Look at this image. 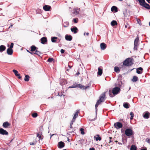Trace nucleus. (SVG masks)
I'll return each instance as SVG.
<instances>
[{
	"label": "nucleus",
	"mask_w": 150,
	"mask_h": 150,
	"mask_svg": "<svg viewBox=\"0 0 150 150\" xmlns=\"http://www.w3.org/2000/svg\"><path fill=\"white\" fill-rule=\"evenodd\" d=\"M123 106L126 108H129V104L128 103H124L123 104Z\"/></svg>",
	"instance_id": "nucleus-30"
},
{
	"label": "nucleus",
	"mask_w": 150,
	"mask_h": 150,
	"mask_svg": "<svg viewBox=\"0 0 150 150\" xmlns=\"http://www.w3.org/2000/svg\"><path fill=\"white\" fill-rule=\"evenodd\" d=\"M68 66L70 69L72 67V66H70L69 65H68Z\"/></svg>",
	"instance_id": "nucleus-60"
},
{
	"label": "nucleus",
	"mask_w": 150,
	"mask_h": 150,
	"mask_svg": "<svg viewBox=\"0 0 150 150\" xmlns=\"http://www.w3.org/2000/svg\"><path fill=\"white\" fill-rule=\"evenodd\" d=\"M138 80V77L136 76H134L133 77V79H132V81L133 82H136Z\"/></svg>",
	"instance_id": "nucleus-32"
},
{
	"label": "nucleus",
	"mask_w": 150,
	"mask_h": 150,
	"mask_svg": "<svg viewBox=\"0 0 150 150\" xmlns=\"http://www.w3.org/2000/svg\"><path fill=\"white\" fill-rule=\"evenodd\" d=\"M37 137H38L39 139L42 140L43 139V137L41 136V134H40L39 133H37Z\"/></svg>",
	"instance_id": "nucleus-37"
},
{
	"label": "nucleus",
	"mask_w": 150,
	"mask_h": 150,
	"mask_svg": "<svg viewBox=\"0 0 150 150\" xmlns=\"http://www.w3.org/2000/svg\"><path fill=\"white\" fill-rule=\"evenodd\" d=\"M114 71L117 73H119L120 71V69L117 67H114Z\"/></svg>",
	"instance_id": "nucleus-29"
},
{
	"label": "nucleus",
	"mask_w": 150,
	"mask_h": 150,
	"mask_svg": "<svg viewBox=\"0 0 150 150\" xmlns=\"http://www.w3.org/2000/svg\"><path fill=\"white\" fill-rule=\"evenodd\" d=\"M146 141L150 144V138H147L146 139Z\"/></svg>",
	"instance_id": "nucleus-45"
},
{
	"label": "nucleus",
	"mask_w": 150,
	"mask_h": 150,
	"mask_svg": "<svg viewBox=\"0 0 150 150\" xmlns=\"http://www.w3.org/2000/svg\"><path fill=\"white\" fill-rule=\"evenodd\" d=\"M130 150H137V147L135 145H132L131 146Z\"/></svg>",
	"instance_id": "nucleus-33"
},
{
	"label": "nucleus",
	"mask_w": 150,
	"mask_h": 150,
	"mask_svg": "<svg viewBox=\"0 0 150 150\" xmlns=\"http://www.w3.org/2000/svg\"><path fill=\"white\" fill-rule=\"evenodd\" d=\"M13 72L14 73L15 76H17L18 79H21V76H20V74L18 73V71L15 69L13 70Z\"/></svg>",
	"instance_id": "nucleus-12"
},
{
	"label": "nucleus",
	"mask_w": 150,
	"mask_h": 150,
	"mask_svg": "<svg viewBox=\"0 0 150 150\" xmlns=\"http://www.w3.org/2000/svg\"><path fill=\"white\" fill-rule=\"evenodd\" d=\"M80 131H81V133L83 135V134H84L85 132H84V129H83L82 128H81L80 129Z\"/></svg>",
	"instance_id": "nucleus-41"
},
{
	"label": "nucleus",
	"mask_w": 150,
	"mask_h": 150,
	"mask_svg": "<svg viewBox=\"0 0 150 150\" xmlns=\"http://www.w3.org/2000/svg\"><path fill=\"white\" fill-rule=\"evenodd\" d=\"M150 113L148 112H145L143 115V117L145 118L148 119L149 117Z\"/></svg>",
	"instance_id": "nucleus-19"
},
{
	"label": "nucleus",
	"mask_w": 150,
	"mask_h": 150,
	"mask_svg": "<svg viewBox=\"0 0 150 150\" xmlns=\"http://www.w3.org/2000/svg\"><path fill=\"white\" fill-rule=\"evenodd\" d=\"M150 4V0H146Z\"/></svg>",
	"instance_id": "nucleus-54"
},
{
	"label": "nucleus",
	"mask_w": 150,
	"mask_h": 150,
	"mask_svg": "<svg viewBox=\"0 0 150 150\" xmlns=\"http://www.w3.org/2000/svg\"><path fill=\"white\" fill-rule=\"evenodd\" d=\"M13 45H14V44L13 43H11V45L10 46V47H9V48H10V49H12V48L13 47Z\"/></svg>",
	"instance_id": "nucleus-46"
},
{
	"label": "nucleus",
	"mask_w": 150,
	"mask_h": 150,
	"mask_svg": "<svg viewBox=\"0 0 150 150\" xmlns=\"http://www.w3.org/2000/svg\"><path fill=\"white\" fill-rule=\"evenodd\" d=\"M65 145V143L62 141L59 142L58 143L57 146L59 149L62 148L64 147Z\"/></svg>",
	"instance_id": "nucleus-9"
},
{
	"label": "nucleus",
	"mask_w": 150,
	"mask_h": 150,
	"mask_svg": "<svg viewBox=\"0 0 150 150\" xmlns=\"http://www.w3.org/2000/svg\"><path fill=\"white\" fill-rule=\"evenodd\" d=\"M89 33H86V35L87 36H88L89 35Z\"/></svg>",
	"instance_id": "nucleus-58"
},
{
	"label": "nucleus",
	"mask_w": 150,
	"mask_h": 150,
	"mask_svg": "<svg viewBox=\"0 0 150 150\" xmlns=\"http://www.w3.org/2000/svg\"><path fill=\"white\" fill-rule=\"evenodd\" d=\"M12 26H13V25L12 24L8 28H9L10 27H12Z\"/></svg>",
	"instance_id": "nucleus-59"
},
{
	"label": "nucleus",
	"mask_w": 150,
	"mask_h": 150,
	"mask_svg": "<svg viewBox=\"0 0 150 150\" xmlns=\"http://www.w3.org/2000/svg\"><path fill=\"white\" fill-rule=\"evenodd\" d=\"M30 78V77L28 75H25L24 80L25 81H29Z\"/></svg>",
	"instance_id": "nucleus-34"
},
{
	"label": "nucleus",
	"mask_w": 150,
	"mask_h": 150,
	"mask_svg": "<svg viewBox=\"0 0 150 150\" xmlns=\"http://www.w3.org/2000/svg\"><path fill=\"white\" fill-rule=\"evenodd\" d=\"M58 38L57 37H52L51 38V41L52 42H57V39Z\"/></svg>",
	"instance_id": "nucleus-26"
},
{
	"label": "nucleus",
	"mask_w": 150,
	"mask_h": 150,
	"mask_svg": "<svg viewBox=\"0 0 150 150\" xmlns=\"http://www.w3.org/2000/svg\"><path fill=\"white\" fill-rule=\"evenodd\" d=\"M8 132L6 130L1 128H0V134L3 135H8Z\"/></svg>",
	"instance_id": "nucleus-7"
},
{
	"label": "nucleus",
	"mask_w": 150,
	"mask_h": 150,
	"mask_svg": "<svg viewBox=\"0 0 150 150\" xmlns=\"http://www.w3.org/2000/svg\"><path fill=\"white\" fill-rule=\"evenodd\" d=\"M53 60V58H49L47 60V61L50 62H52Z\"/></svg>",
	"instance_id": "nucleus-42"
},
{
	"label": "nucleus",
	"mask_w": 150,
	"mask_h": 150,
	"mask_svg": "<svg viewBox=\"0 0 150 150\" xmlns=\"http://www.w3.org/2000/svg\"><path fill=\"white\" fill-rule=\"evenodd\" d=\"M7 53L8 54L11 55L13 54V50L8 48L7 50Z\"/></svg>",
	"instance_id": "nucleus-20"
},
{
	"label": "nucleus",
	"mask_w": 150,
	"mask_h": 150,
	"mask_svg": "<svg viewBox=\"0 0 150 150\" xmlns=\"http://www.w3.org/2000/svg\"><path fill=\"white\" fill-rule=\"evenodd\" d=\"M79 74H80V73H79V71H77V72L76 73V75L78 76Z\"/></svg>",
	"instance_id": "nucleus-50"
},
{
	"label": "nucleus",
	"mask_w": 150,
	"mask_h": 150,
	"mask_svg": "<svg viewBox=\"0 0 150 150\" xmlns=\"http://www.w3.org/2000/svg\"><path fill=\"white\" fill-rule=\"evenodd\" d=\"M134 60L132 57L127 58L123 62L122 65L120 67V68H123L124 66H131L134 64Z\"/></svg>",
	"instance_id": "nucleus-1"
},
{
	"label": "nucleus",
	"mask_w": 150,
	"mask_h": 150,
	"mask_svg": "<svg viewBox=\"0 0 150 150\" xmlns=\"http://www.w3.org/2000/svg\"><path fill=\"white\" fill-rule=\"evenodd\" d=\"M149 26H150V21L149 22Z\"/></svg>",
	"instance_id": "nucleus-62"
},
{
	"label": "nucleus",
	"mask_w": 150,
	"mask_h": 150,
	"mask_svg": "<svg viewBox=\"0 0 150 150\" xmlns=\"http://www.w3.org/2000/svg\"><path fill=\"white\" fill-rule=\"evenodd\" d=\"M140 150H147V149L145 148L144 149H142Z\"/></svg>",
	"instance_id": "nucleus-55"
},
{
	"label": "nucleus",
	"mask_w": 150,
	"mask_h": 150,
	"mask_svg": "<svg viewBox=\"0 0 150 150\" xmlns=\"http://www.w3.org/2000/svg\"><path fill=\"white\" fill-rule=\"evenodd\" d=\"M117 23L116 21H114V20L112 21L111 22V25L112 26L117 25Z\"/></svg>",
	"instance_id": "nucleus-31"
},
{
	"label": "nucleus",
	"mask_w": 150,
	"mask_h": 150,
	"mask_svg": "<svg viewBox=\"0 0 150 150\" xmlns=\"http://www.w3.org/2000/svg\"><path fill=\"white\" fill-rule=\"evenodd\" d=\"M6 49V47L4 45H1L0 46V52H2L3 51H4Z\"/></svg>",
	"instance_id": "nucleus-23"
},
{
	"label": "nucleus",
	"mask_w": 150,
	"mask_h": 150,
	"mask_svg": "<svg viewBox=\"0 0 150 150\" xmlns=\"http://www.w3.org/2000/svg\"><path fill=\"white\" fill-rule=\"evenodd\" d=\"M74 87H74L73 86H70L69 87V88H74Z\"/></svg>",
	"instance_id": "nucleus-57"
},
{
	"label": "nucleus",
	"mask_w": 150,
	"mask_h": 150,
	"mask_svg": "<svg viewBox=\"0 0 150 150\" xmlns=\"http://www.w3.org/2000/svg\"><path fill=\"white\" fill-rule=\"evenodd\" d=\"M130 115L131 116L130 117V120H132L133 119L134 114L132 112H131L130 113Z\"/></svg>",
	"instance_id": "nucleus-38"
},
{
	"label": "nucleus",
	"mask_w": 150,
	"mask_h": 150,
	"mask_svg": "<svg viewBox=\"0 0 150 150\" xmlns=\"http://www.w3.org/2000/svg\"><path fill=\"white\" fill-rule=\"evenodd\" d=\"M61 52L62 53V54H63V53H64V50L63 49H62L61 50Z\"/></svg>",
	"instance_id": "nucleus-48"
},
{
	"label": "nucleus",
	"mask_w": 150,
	"mask_h": 150,
	"mask_svg": "<svg viewBox=\"0 0 150 150\" xmlns=\"http://www.w3.org/2000/svg\"><path fill=\"white\" fill-rule=\"evenodd\" d=\"M30 51L31 52H34L38 49V48L36 47L35 45H33L30 47Z\"/></svg>",
	"instance_id": "nucleus-21"
},
{
	"label": "nucleus",
	"mask_w": 150,
	"mask_h": 150,
	"mask_svg": "<svg viewBox=\"0 0 150 150\" xmlns=\"http://www.w3.org/2000/svg\"><path fill=\"white\" fill-rule=\"evenodd\" d=\"M120 91V88L118 87L114 88L112 90H110L109 91V94L111 97H113V95H116Z\"/></svg>",
	"instance_id": "nucleus-3"
},
{
	"label": "nucleus",
	"mask_w": 150,
	"mask_h": 150,
	"mask_svg": "<svg viewBox=\"0 0 150 150\" xmlns=\"http://www.w3.org/2000/svg\"><path fill=\"white\" fill-rule=\"evenodd\" d=\"M139 1L140 4H141L142 2H144V0H138Z\"/></svg>",
	"instance_id": "nucleus-47"
},
{
	"label": "nucleus",
	"mask_w": 150,
	"mask_h": 150,
	"mask_svg": "<svg viewBox=\"0 0 150 150\" xmlns=\"http://www.w3.org/2000/svg\"><path fill=\"white\" fill-rule=\"evenodd\" d=\"M140 5L148 9H150L149 5L147 3H146L145 1L144 2H142Z\"/></svg>",
	"instance_id": "nucleus-8"
},
{
	"label": "nucleus",
	"mask_w": 150,
	"mask_h": 150,
	"mask_svg": "<svg viewBox=\"0 0 150 150\" xmlns=\"http://www.w3.org/2000/svg\"><path fill=\"white\" fill-rule=\"evenodd\" d=\"M35 143H34L31 142L30 143V145H35Z\"/></svg>",
	"instance_id": "nucleus-51"
},
{
	"label": "nucleus",
	"mask_w": 150,
	"mask_h": 150,
	"mask_svg": "<svg viewBox=\"0 0 150 150\" xmlns=\"http://www.w3.org/2000/svg\"><path fill=\"white\" fill-rule=\"evenodd\" d=\"M35 54L38 55L40 56V55L41 54V53L40 51H38L37 50L35 52H33V54Z\"/></svg>",
	"instance_id": "nucleus-35"
},
{
	"label": "nucleus",
	"mask_w": 150,
	"mask_h": 150,
	"mask_svg": "<svg viewBox=\"0 0 150 150\" xmlns=\"http://www.w3.org/2000/svg\"><path fill=\"white\" fill-rule=\"evenodd\" d=\"M114 127L117 129H119L122 127L123 125L122 123L117 122L115 123L114 125Z\"/></svg>",
	"instance_id": "nucleus-6"
},
{
	"label": "nucleus",
	"mask_w": 150,
	"mask_h": 150,
	"mask_svg": "<svg viewBox=\"0 0 150 150\" xmlns=\"http://www.w3.org/2000/svg\"><path fill=\"white\" fill-rule=\"evenodd\" d=\"M139 41V38L137 36L134 40V50H137V47L139 45L138 42Z\"/></svg>",
	"instance_id": "nucleus-5"
},
{
	"label": "nucleus",
	"mask_w": 150,
	"mask_h": 150,
	"mask_svg": "<svg viewBox=\"0 0 150 150\" xmlns=\"http://www.w3.org/2000/svg\"><path fill=\"white\" fill-rule=\"evenodd\" d=\"M32 116L33 117L35 118L38 116V114L37 113L35 112L32 114Z\"/></svg>",
	"instance_id": "nucleus-40"
},
{
	"label": "nucleus",
	"mask_w": 150,
	"mask_h": 150,
	"mask_svg": "<svg viewBox=\"0 0 150 150\" xmlns=\"http://www.w3.org/2000/svg\"><path fill=\"white\" fill-rule=\"evenodd\" d=\"M118 144H121V143H119V142L118 143Z\"/></svg>",
	"instance_id": "nucleus-64"
},
{
	"label": "nucleus",
	"mask_w": 150,
	"mask_h": 150,
	"mask_svg": "<svg viewBox=\"0 0 150 150\" xmlns=\"http://www.w3.org/2000/svg\"><path fill=\"white\" fill-rule=\"evenodd\" d=\"M79 13V12L76 9H74V12H73L72 13L76 15L78 14Z\"/></svg>",
	"instance_id": "nucleus-39"
},
{
	"label": "nucleus",
	"mask_w": 150,
	"mask_h": 150,
	"mask_svg": "<svg viewBox=\"0 0 150 150\" xmlns=\"http://www.w3.org/2000/svg\"><path fill=\"white\" fill-rule=\"evenodd\" d=\"M111 10L112 11H114L115 12H117V8L115 6H113L111 8Z\"/></svg>",
	"instance_id": "nucleus-28"
},
{
	"label": "nucleus",
	"mask_w": 150,
	"mask_h": 150,
	"mask_svg": "<svg viewBox=\"0 0 150 150\" xmlns=\"http://www.w3.org/2000/svg\"><path fill=\"white\" fill-rule=\"evenodd\" d=\"M43 9L45 11H49L51 9V7L49 5H45L43 7Z\"/></svg>",
	"instance_id": "nucleus-15"
},
{
	"label": "nucleus",
	"mask_w": 150,
	"mask_h": 150,
	"mask_svg": "<svg viewBox=\"0 0 150 150\" xmlns=\"http://www.w3.org/2000/svg\"><path fill=\"white\" fill-rule=\"evenodd\" d=\"M27 52H29V53H30V54H33V52H30V51H29L28 50H27Z\"/></svg>",
	"instance_id": "nucleus-49"
},
{
	"label": "nucleus",
	"mask_w": 150,
	"mask_h": 150,
	"mask_svg": "<svg viewBox=\"0 0 150 150\" xmlns=\"http://www.w3.org/2000/svg\"><path fill=\"white\" fill-rule=\"evenodd\" d=\"M10 125L11 124L7 121L4 122L3 124V126L5 128H8Z\"/></svg>",
	"instance_id": "nucleus-14"
},
{
	"label": "nucleus",
	"mask_w": 150,
	"mask_h": 150,
	"mask_svg": "<svg viewBox=\"0 0 150 150\" xmlns=\"http://www.w3.org/2000/svg\"><path fill=\"white\" fill-rule=\"evenodd\" d=\"M71 31L74 33L76 34L78 32V29L76 27H73L71 28Z\"/></svg>",
	"instance_id": "nucleus-18"
},
{
	"label": "nucleus",
	"mask_w": 150,
	"mask_h": 150,
	"mask_svg": "<svg viewBox=\"0 0 150 150\" xmlns=\"http://www.w3.org/2000/svg\"><path fill=\"white\" fill-rule=\"evenodd\" d=\"M105 93L104 92L100 96V99L97 101L96 105L95 108L96 110L97 109V107L98 105L102 102H104L105 101Z\"/></svg>",
	"instance_id": "nucleus-2"
},
{
	"label": "nucleus",
	"mask_w": 150,
	"mask_h": 150,
	"mask_svg": "<svg viewBox=\"0 0 150 150\" xmlns=\"http://www.w3.org/2000/svg\"><path fill=\"white\" fill-rule=\"evenodd\" d=\"M123 14L124 17L127 18H128L130 16L129 11L126 9L124 11Z\"/></svg>",
	"instance_id": "nucleus-10"
},
{
	"label": "nucleus",
	"mask_w": 150,
	"mask_h": 150,
	"mask_svg": "<svg viewBox=\"0 0 150 150\" xmlns=\"http://www.w3.org/2000/svg\"><path fill=\"white\" fill-rule=\"evenodd\" d=\"M41 42L42 44H44L46 42H47V40L46 37H43L40 39Z\"/></svg>",
	"instance_id": "nucleus-11"
},
{
	"label": "nucleus",
	"mask_w": 150,
	"mask_h": 150,
	"mask_svg": "<svg viewBox=\"0 0 150 150\" xmlns=\"http://www.w3.org/2000/svg\"><path fill=\"white\" fill-rule=\"evenodd\" d=\"M110 139V141L109 142H108L109 143H110L112 142L113 140L112 139V137H110L109 138Z\"/></svg>",
	"instance_id": "nucleus-44"
},
{
	"label": "nucleus",
	"mask_w": 150,
	"mask_h": 150,
	"mask_svg": "<svg viewBox=\"0 0 150 150\" xmlns=\"http://www.w3.org/2000/svg\"><path fill=\"white\" fill-rule=\"evenodd\" d=\"M94 138L96 139V141L98 140L100 141L101 140V137H100L99 135L98 134H97L96 136H95Z\"/></svg>",
	"instance_id": "nucleus-25"
},
{
	"label": "nucleus",
	"mask_w": 150,
	"mask_h": 150,
	"mask_svg": "<svg viewBox=\"0 0 150 150\" xmlns=\"http://www.w3.org/2000/svg\"><path fill=\"white\" fill-rule=\"evenodd\" d=\"M123 120V119H122V120H120V121H122Z\"/></svg>",
	"instance_id": "nucleus-61"
},
{
	"label": "nucleus",
	"mask_w": 150,
	"mask_h": 150,
	"mask_svg": "<svg viewBox=\"0 0 150 150\" xmlns=\"http://www.w3.org/2000/svg\"><path fill=\"white\" fill-rule=\"evenodd\" d=\"M143 69L141 67H139L137 69L136 72L138 74H141L143 72Z\"/></svg>",
	"instance_id": "nucleus-17"
},
{
	"label": "nucleus",
	"mask_w": 150,
	"mask_h": 150,
	"mask_svg": "<svg viewBox=\"0 0 150 150\" xmlns=\"http://www.w3.org/2000/svg\"><path fill=\"white\" fill-rule=\"evenodd\" d=\"M89 150H95V149L93 148H90L89 149Z\"/></svg>",
	"instance_id": "nucleus-52"
},
{
	"label": "nucleus",
	"mask_w": 150,
	"mask_h": 150,
	"mask_svg": "<svg viewBox=\"0 0 150 150\" xmlns=\"http://www.w3.org/2000/svg\"><path fill=\"white\" fill-rule=\"evenodd\" d=\"M126 135L128 136H131L133 134V130L130 129H127L125 131Z\"/></svg>",
	"instance_id": "nucleus-4"
},
{
	"label": "nucleus",
	"mask_w": 150,
	"mask_h": 150,
	"mask_svg": "<svg viewBox=\"0 0 150 150\" xmlns=\"http://www.w3.org/2000/svg\"><path fill=\"white\" fill-rule=\"evenodd\" d=\"M65 38L66 40L70 41L72 39V37L71 35H66L65 36Z\"/></svg>",
	"instance_id": "nucleus-16"
},
{
	"label": "nucleus",
	"mask_w": 150,
	"mask_h": 150,
	"mask_svg": "<svg viewBox=\"0 0 150 150\" xmlns=\"http://www.w3.org/2000/svg\"><path fill=\"white\" fill-rule=\"evenodd\" d=\"M106 45L104 43H102L100 44L101 49L102 50H104L106 47Z\"/></svg>",
	"instance_id": "nucleus-22"
},
{
	"label": "nucleus",
	"mask_w": 150,
	"mask_h": 150,
	"mask_svg": "<svg viewBox=\"0 0 150 150\" xmlns=\"http://www.w3.org/2000/svg\"><path fill=\"white\" fill-rule=\"evenodd\" d=\"M89 86H84L82 85L81 84H79L78 85H77V86L76 87H79L80 88H81V89H87L88 88H89Z\"/></svg>",
	"instance_id": "nucleus-13"
},
{
	"label": "nucleus",
	"mask_w": 150,
	"mask_h": 150,
	"mask_svg": "<svg viewBox=\"0 0 150 150\" xmlns=\"http://www.w3.org/2000/svg\"><path fill=\"white\" fill-rule=\"evenodd\" d=\"M73 124V122H71L70 124V126H71H71H72V125Z\"/></svg>",
	"instance_id": "nucleus-53"
},
{
	"label": "nucleus",
	"mask_w": 150,
	"mask_h": 150,
	"mask_svg": "<svg viewBox=\"0 0 150 150\" xmlns=\"http://www.w3.org/2000/svg\"><path fill=\"white\" fill-rule=\"evenodd\" d=\"M98 71L97 72V74L101 76L103 73V69L100 67H98Z\"/></svg>",
	"instance_id": "nucleus-24"
},
{
	"label": "nucleus",
	"mask_w": 150,
	"mask_h": 150,
	"mask_svg": "<svg viewBox=\"0 0 150 150\" xmlns=\"http://www.w3.org/2000/svg\"><path fill=\"white\" fill-rule=\"evenodd\" d=\"M69 132H72L74 131V129L73 128L72 126L71 127V126H70L69 128L68 129Z\"/></svg>",
	"instance_id": "nucleus-36"
},
{
	"label": "nucleus",
	"mask_w": 150,
	"mask_h": 150,
	"mask_svg": "<svg viewBox=\"0 0 150 150\" xmlns=\"http://www.w3.org/2000/svg\"><path fill=\"white\" fill-rule=\"evenodd\" d=\"M115 142H117V141H115Z\"/></svg>",
	"instance_id": "nucleus-63"
},
{
	"label": "nucleus",
	"mask_w": 150,
	"mask_h": 150,
	"mask_svg": "<svg viewBox=\"0 0 150 150\" xmlns=\"http://www.w3.org/2000/svg\"><path fill=\"white\" fill-rule=\"evenodd\" d=\"M79 112V110H77L76 112L74 115V116L73 117V119H75L77 117L78 114Z\"/></svg>",
	"instance_id": "nucleus-27"
},
{
	"label": "nucleus",
	"mask_w": 150,
	"mask_h": 150,
	"mask_svg": "<svg viewBox=\"0 0 150 150\" xmlns=\"http://www.w3.org/2000/svg\"><path fill=\"white\" fill-rule=\"evenodd\" d=\"M73 21L75 23H77L78 22V19L77 18H74L73 19Z\"/></svg>",
	"instance_id": "nucleus-43"
},
{
	"label": "nucleus",
	"mask_w": 150,
	"mask_h": 150,
	"mask_svg": "<svg viewBox=\"0 0 150 150\" xmlns=\"http://www.w3.org/2000/svg\"><path fill=\"white\" fill-rule=\"evenodd\" d=\"M75 119H74L73 118V119L71 121V122H74V120Z\"/></svg>",
	"instance_id": "nucleus-56"
}]
</instances>
